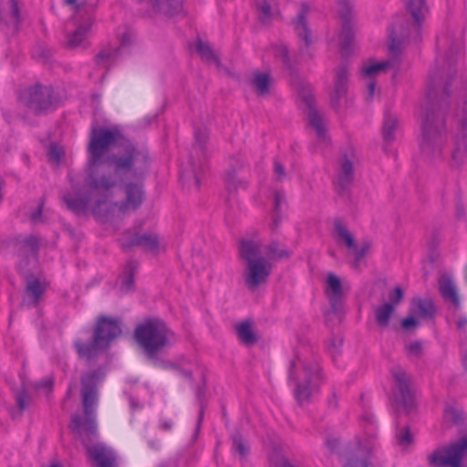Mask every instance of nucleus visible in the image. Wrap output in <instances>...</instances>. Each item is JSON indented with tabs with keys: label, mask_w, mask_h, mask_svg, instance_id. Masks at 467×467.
<instances>
[{
	"label": "nucleus",
	"mask_w": 467,
	"mask_h": 467,
	"mask_svg": "<svg viewBox=\"0 0 467 467\" xmlns=\"http://www.w3.org/2000/svg\"><path fill=\"white\" fill-rule=\"evenodd\" d=\"M87 151V182L99 194L108 195L119 181L142 180L149 172V150L127 139L118 126L92 127Z\"/></svg>",
	"instance_id": "nucleus-1"
},
{
	"label": "nucleus",
	"mask_w": 467,
	"mask_h": 467,
	"mask_svg": "<svg viewBox=\"0 0 467 467\" xmlns=\"http://www.w3.org/2000/svg\"><path fill=\"white\" fill-rule=\"evenodd\" d=\"M462 44L453 41L442 62L436 61L427 81V104L420 123L419 147L420 155L428 161L441 160L447 141L445 114L449 108L450 85L456 75V57Z\"/></svg>",
	"instance_id": "nucleus-2"
},
{
	"label": "nucleus",
	"mask_w": 467,
	"mask_h": 467,
	"mask_svg": "<svg viewBox=\"0 0 467 467\" xmlns=\"http://www.w3.org/2000/svg\"><path fill=\"white\" fill-rule=\"evenodd\" d=\"M104 379V372L94 369L81 376V404L83 416L75 413L71 417L69 427L74 435L82 442L88 457L98 467H114L116 456L113 451L102 443L92 445L98 436L96 408L99 401V383Z\"/></svg>",
	"instance_id": "nucleus-3"
},
{
	"label": "nucleus",
	"mask_w": 467,
	"mask_h": 467,
	"mask_svg": "<svg viewBox=\"0 0 467 467\" xmlns=\"http://www.w3.org/2000/svg\"><path fill=\"white\" fill-rule=\"evenodd\" d=\"M288 380L293 381L294 396L298 405L309 402L311 396L319 391L326 377L317 358H302L298 352L295 353L288 368Z\"/></svg>",
	"instance_id": "nucleus-4"
},
{
	"label": "nucleus",
	"mask_w": 467,
	"mask_h": 467,
	"mask_svg": "<svg viewBox=\"0 0 467 467\" xmlns=\"http://www.w3.org/2000/svg\"><path fill=\"white\" fill-rule=\"evenodd\" d=\"M173 332L161 319L150 318L138 325L134 330V337L148 359L157 365L158 355L170 345Z\"/></svg>",
	"instance_id": "nucleus-5"
},
{
	"label": "nucleus",
	"mask_w": 467,
	"mask_h": 467,
	"mask_svg": "<svg viewBox=\"0 0 467 467\" xmlns=\"http://www.w3.org/2000/svg\"><path fill=\"white\" fill-rule=\"evenodd\" d=\"M405 5L411 21L395 24L389 33V52L394 57L400 55L404 41L420 39L421 25L428 13L426 0H405Z\"/></svg>",
	"instance_id": "nucleus-6"
},
{
	"label": "nucleus",
	"mask_w": 467,
	"mask_h": 467,
	"mask_svg": "<svg viewBox=\"0 0 467 467\" xmlns=\"http://www.w3.org/2000/svg\"><path fill=\"white\" fill-rule=\"evenodd\" d=\"M121 332L117 319L102 316L97 321L92 339L88 342L76 341L75 349L79 358L88 361L95 359L101 351L109 348Z\"/></svg>",
	"instance_id": "nucleus-7"
},
{
	"label": "nucleus",
	"mask_w": 467,
	"mask_h": 467,
	"mask_svg": "<svg viewBox=\"0 0 467 467\" xmlns=\"http://www.w3.org/2000/svg\"><path fill=\"white\" fill-rule=\"evenodd\" d=\"M467 455V427L461 431L459 440L438 448L429 455V464L431 467H464L462 464Z\"/></svg>",
	"instance_id": "nucleus-8"
},
{
	"label": "nucleus",
	"mask_w": 467,
	"mask_h": 467,
	"mask_svg": "<svg viewBox=\"0 0 467 467\" xmlns=\"http://www.w3.org/2000/svg\"><path fill=\"white\" fill-rule=\"evenodd\" d=\"M195 142L190 152V171L182 172V179L189 186L192 183L196 189L200 187L201 179L199 173L204 170L206 143L209 139V132L206 129H197L194 131Z\"/></svg>",
	"instance_id": "nucleus-9"
},
{
	"label": "nucleus",
	"mask_w": 467,
	"mask_h": 467,
	"mask_svg": "<svg viewBox=\"0 0 467 467\" xmlns=\"http://www.w3.org/2000/svg\"><path fill=\"white\" fill-rule=\"evenodd\" d=\"M19 98L21 102L36 115L45 114L56 108L51 86L36 83L25 88Z\"/></svg>",
	"instance_id": "nucleus-10"
},
{
	"label": "nucleus",
	"mask_w": 467,
	"mask_h": 467,
	"mask_svg": "<svg viewBox=\"0 0 467 467\" xmlns=\"http://www.w3.org/2000/svg\"><path fill=\"white\" fill-rule=\"evenodd\" d=\"M391 375L394 379V401L410 412L415 405L411 377L400 367L392 368Z\"/></svg>",
	"instance_id": "nucleus-11"
},
{
	"label": "nucleus",
	"mask_w": 467,
	"mask_h": 467,
	"mask_svg": "<svg viewBox=\"0 0 467 467\" xmlns=\"http://www.w3.org/2000/svg\"><path fill=\"white\" fill-rule=\"evenodd\" d=\"M349 68L347 62H343L334 69L333 87L329 94L330 105L338 110L343 104L348 106V91L349 85Z\"/></svg>",
	"instance_id": "nucleus-12"
},
{
	"label": "nucleus",
	"mask_w": 467,
	"mask_h": 467,
	"mask_svg": "<svg viewBox=\"0 0 467 467\" xmlns=\"http://www.w3.org/2000/svg\"><path fill=\"white\" fill-rule=\"evenodd\" d=\"M458 126L454 135L451 161L455 166H461L467 160V99L457 114Z\"/></svg>",
	"instance_id": "nucleus-13"
},
{
	"label": "nucleus",
	"mask_w": 467,
	"mask_h": 467,
	"mask_svg": "<svg viewBox=\"0 0 467 467\" xmlns=\"http://www.w3.org/2000/svg\"><path fill=\"white\" fill-rule=\"evenodd\" d=\"M341 32L339 35V47L344 57L352 52L355 32L352 25V6L349 0H338Z\"/></svg>",
	"instance_id": "nucleus-14"
},
{
	"label": "nucleus",
	"mask_w": 467,
	"mask_h": 467,
	"mask_svg": "<svg viewBox=\"0 0 467 467\" xmlns=\"http://www.w3.org/2000/svg\"><path fill=\"white\" fill-rule=\"evenodd\" d=\"M355 154L353 150L349 153L345 152L339 159V165L337 171V176L334 180V185L340 196L349 193L350 186L355 180Z\"/></svg>",
	"instance_id": "nucleus-15"
},
{
	"label": "nucleus",
	"mask_w": 467,
	"mask_h": 467,
	"mask_svg": "<svg viewBox=\"0 0 467 467\" xmlns=\"http://www.w3.org/2000/svg\"><path fill=\"white\" fill-rule=\"evenodd\" d=\"M299 97L306 106V114L309 126L316 130V135L319 140H325L327 138V130L324 125V119L316 109L312 89L308 87H302L299 91Z\"/></svg>",
	"instance_id": "nucleus-16"
},
{
	"label": "nucleus",
	"mask_w": 467,
	"mask_h": 467,
	"mask_svg": "<svg viewBox=\"0 0 467 467\" xmlns=\"http://www.w3.org/2000/svg\"><path fill=\"white\" fill-rule=\"evenodd\" d=\"M272 272V265L265 258H257L246 265L244 283L250 291L256 290L267 282Z\"/></svg>",
	"instance_id": "nucleus-17"
},
{
	"label": "nucleus",
	"mask_w": 467,
	"mask_h": 467,
	"mask_svg": "<svg viewBox=\"0 0 467 467\" xmlns=\"http://www.w3.org/2000/svg\"><path fill=\"white\" fill-rule=\"evenodd\" d=\"M119 245L124 251L137 246L145 252L156 253L160 246L159 235L152 232L143 234L126 233L125 236L119 240Z\"/></svg>",
	"instance_id": "nucleus-18"
},
{
	"label": "nucleus",
	"mask_w": 467,
	"mask_h": 467,
	"mask_svg": "<svg viewBox=\"0 0 467 467\" xmlns=\"http://www.w3.org/2000/svg\"><path fill=\"white\" fill-rule=\"evenodd\" d=\"M10 247L14 253L25 259L28 256L36 257L39 250V239L36 235L11 237L0 243V250Z\"/></svg>",
	"instance_id": "nucleus-19"
},
{
	"label": "nucleus",
	"mask_w": 467,
	"mask_h": 467,
	"mask_svg": "<svg viewBox=\"0 0 467 467\" xmlns=\"http://www.w3.org/2000/svg\"><path fill=\"white\" fill-rule=\"evenodd\" d=\"M144 179L145 177L142 180H135L136 182H130L125 183V200L119 203H115L121 213L135 211L141 205L144 199V192L142 190V182ZM128 181H134V179L125 180L123 182L119 181L118 183H123Z\"/></svg>",
	"instance_id": "nucleus-20"
},
{
	"label": "nucleus",
	"mask_w": 467,
	"mask_h": 467,
	"mask_svg": "<svg viewBox=\"0 0 467 467\" xmlns=\"http://www.w3.org/2000/svg\"><path fill=\"white\" fill-rule=\"evenodd\" d=\"M327 294L329 300L330 311L326 314L327 317L331 314L337 316L342 306V284L340 279L333 273H329L327 279Z\"/></svg>",
	"instance_id": "nucleus-21"
},
{
	"label": "nucleus",
	"mask_w": 467,
	"mask_h": 467,
	"mask_svg": "<svg viewBox=\"0 0 467 467\" xmlns=\"http://www.w3.org/2000/svg\"><path fill=\"white\" fill-rule=\"evenodd\" d=\"M438 290L445 302L458 309L461 306L460 296L452 277L448 273H443L438 277Z\"/></svg>",
	"instance_id": "nucleus-22"
},
{
	"label": "nucleus",
	"mask_w": 467,
	"mask_h": 467,
	"mask_svg": "<svg viewBox=\"0 0 467 467\" xmlns=\"http://www.w3.org/2000/svg\"><path fill=\"white\" fill-rule=\"evenodd\" d=\"M77 25L75 31L67 36L66 46L68 48H77L83 45L87 34L93 23V18L88 16L82 20H74Z\"/></svg>",
	"instance_id": "nucleus-23"
},
{
	"label": "nucleus",
	"mask_w": 467,
	"mask_h": 467,
	"mask_svg": "<svg viewBox=\"0 0 467 467\" xmlns=\"http://www.w3.org/2000/svg\"><path fill=\"white\" fill-rule=\"evenodd\" d=\"M370 449L358 445L346 456L343 467H369Z\"/></svg>",
	"instance_id": "nucleus-24"
},
{
	"label": "nucleus",
	"mask_w": 467,
	"mask_h": 467,
	"mask_svg": "<svg viewBox=\"0 0 467 467\" xmlns=\"http://www.w3.org/2000/svg\"><path fill=\"white\" fill-rule=\"evenodd\" d=\"M152 10L167 17H172L182 10V0H148Z\"/></svg>",
	"instance_id": "nucleus-25"
},
{
	"label": "nucleus",
	"mask_w": 467,
	"mask_h": 467,
	"mask_svg": "<svg viewBox=\"0 0 467 467\" xmlns=\"http://www.w3.org/2000/svg\"><path fill=\"white\" fill-rule=\"evenodd\" d=\"M239 256L246 265L255 262L261 255V244L250 239H242L239 242Z\"/></svg>",
	"instance_id": "nucleus-26"
},
{
	"label": "nucleus",
	"mask_w": 467,
	"mask_h": 467,
	"mask_svg": "<svg viewBox=\"0 0 467 467\" xmlns=\"http://www.w3.org/2000/svg\"><path fill=\"white\" fill-rule=\"evenodd\" d=\"M309 13V6L306 3H302L300 10L294 20L295 29L300 38L305 41L306 47L311 45L310 29L307 26L306 16Z\"/></svg>",
	"instance_id": "nucleus-27"
},
{
	"label": "nucleus",
	"mask_w": 467,
	"mask_h": 467,
	"mask_svg": "<svg viewBox=\"0 0 467 467\" xmlns=\"http://www.w3.org/2000/svg\"><path fill=\"white\" fill-rule=\"evenodd\" d=\"M272 83V77L270 73L260 72L258 70L253 73V78L250 79V85L258 96L265 97L270 94V86Z\"/></svg>",
	"instance_id": "nucleus-28"
},
{
	"label": "nucleus",
	"mask_w": 467,
	"mask_h": 467,
	"mask_svg": "<svg viewBox=\"0 0 467 467\" xmlns=\"http://www.w3.org/2000/svg\"><path fill=\"white\" fill-rule=\"evenodd\" d=\"M413 314L426 319H432L436 314V306L431 298L416 297L412 299Z\"/></svg>",
	"instance_id": "nucleus-29"
},
{
	"label": "nucleus",
	"mask_w": 467,
	"mask_h": 467,
	"mask_svg": "<svg viewBox=\"0 0 467 467\" xmlns=\"http://www.w3.org/2000/svg\"><path fill=\"white\" fill-rule=\"evenodd\" d=\"M64 5L72 7L74 20H82L88 16L93 18L95 6L88 4L87 0H64Z\"/></svg>",
	"instance_id": "nucleus-30"
},
{
	"label": "nucleus",
	"mask_w": 467,
	"mask_h": 467,
	"mask_svg": "<svg viewBox=\"0 0 467 467\" xmlns=\"http://www.w3.org/2000/svg\"><path fill=\"white\" fill-rule=\"evenodd\" d=\"M64 5L72 7L74 20H82L88 16L93 18L95 6L88 4L87 0H64Z\"/></svg>",
	"instance_id": "nucleus-31"
},
{
	"label": "nucleus",
	"mask_w": 467,
	"mask_h": 467,
	"mask_svg": "<svg viewBox=\"0 0 467 467\" xmlns=\"http://www.w3.org/2000/svg\"><path fill=\"white\" fill-rule=\"evenodd\" d=\"M399 119L390 111H386L382 125V137L386 143L389 144L395 140V133L399 129Z\"/></svg>",
	"instance_id": "nucleus-32"
},
{
	"label": "nucleus",
	"mask_w": 467,
	"mask_h": 467,
	"mask_svg": "<svg viewBox=\"0 0 467 467\" xmlns=\"http://www.w3.org/2000/svg\"><path fill=\"white\" fill-rule=\"evenodd\" d=\"M139 267V263L135 260H129L125 265L124 271L120 276V290L123 293L133 291L135 288L134 275Z\"/></svg>",
	"instance_id": "nucleus-33"
},
{
	"label": "nucleus",
	"mask_w": 467,
	"mask_h": 467,
	"mask_svg": "<svg viewBox=\"0 0 467 467\" xmlns=\"http://www.w3.org/2000/svg\"><path fill=\"white\" fill-rule=\"evenodd\" d=\"M236 334L240 341L245 346H253L258 341V337L253 329L250 320L243 321L235 326Z\"/></svg>",
	"instance_id": "nucleus-34"
},
{
	"label": "nucleus",
	"mask_w": 467,
	"mask_h": 467,
	"mask_svg": "<svg viewBox=\"0 0 467 467\" xmlns=\"http://www.w3.org/2000/svg\"><path fill=\"white\" fill-rule=\"evenodd\" d=\"M62 200L67 208L77 215L84 214L89 203L88 198L77 197L70 193L65 194Z\"/></svg>",
	"instance_id": "nucleus-35"
},
{
	"label": "nucleus",
	"mask_w": 467,
	"mask_h": 467,
	"mask_svg": "<svg viewBox=\"0 0 467 467\" xmlns=\"http://www.w3.org/2000/svg\"><path fill=\"white\" fill-rule=\"evenodd\" d=\"M334 229L337 242H343L348 249H356L357 244L343 221L339 218L334 220Z\"/></svg>",
	"instance_id": "nucleus-36"
},
{
	"label": "nucleus",
	"mask_w": 467,
	"mask_h": 467,
	"mask_svg": "<svg viewBox=\"0 0 467 467\" xmlns=\"http://www.w3.org/2000/svg\"><path fill=\"white\" fill-rule=\"evenodd\" d=\"M395 308L392 304H382L374 309L375 318L377 324L380 327H387L389 325L391 316L393 315Z\"/></svg>",
	"instance_id": "nucleus-37"
},
{
	"label": "nucleus",
	"mask_w": 467,
	"mask_h": 467,
	"mask_svg": "<svg viewBox=\"0 0 467 467\" xmlns=\"http://www.w3.org/2000/svg\"><path fill=\"white\" fill-rule=\"evenodd\" d=\"M224 182L229 192H236L240 188H245L246 182L239 178L234 163L230 164L229 170L224 175Z\"/></svg>",
	"instance_id": "nucleus-38"
},
{
	"label": "nucleus",
	"mask_w": 467,
	"mask_h": 467,
	"mask_svg": "<svg viewBox=\"0 0 467 467\" xmlns=\"http://www.w3.org/2000/svg\"><path fill=\"white\" fill-rule=\"evenodd\" d=\"M232 451L237 452L241 459H244L250 452V447L247 441L243 437L240 431H235L232 435Z\"/></svg>",
	"instance_id": "nucleus-39"
},
{
	"label": "nucleus",
	"mask_w": 467,
	"mask_h": 467,
	"mask_svg": "<svg viewBox=\"0 0 467 467\" xmlns=\"http://www.w3.org/2000/svg\"><path fill=\"white\" fill-rule=\"evenodd\" d=\"M26 291L28 295H30L33 297L34 305L36 306L41 296L45 292V287L43 286L38 278H36L31 275L26 277Z\"/></svg>",
	"instance_id": "nucleus-40"
},
{
	"label": "nucleus",
	"mask_w": 467,
	"mask_h": 467,
	"mask_svg": "<svg viewBox=\"0 0 467 467\" xmlns=\"http://www.w3.org/2000/svg\"><path fill=\"white\" fill-rule=\"evenodd\" d=\"M196 50L200 54L202 59L206 61L207 63H214L217 67H220L221 61L218 56L214 53L213 48L210 47L208 43L198 39L196 45Z\"/></svg>",
	"instance_id": "nucleus-41"
},
{
	"label": "nucleus",
	"mask_w": 467,
	"mask_h": 467,
	"mask_svg": "<svg viewBox=\"0 0 467 467\" xmlns=\"http://www.w3.org/2000/svg\"><path fill=\"white\" fill-rule=\"evenodd\" d=\"M120 47L116 48H103L95 57V61L98 66L108 67L109 63H113L119 57Z\"/></svg>",
	"instance_id": "nucleus-42"
},
{
	"label": "nucleus",
	"mask_w": 467,
	"mask_h": 467,
	"mask_svg": "<svg viewBox=\"0 0 467 467\" xmlns=\"http://www.w3.org/2000/svg\"><path fill=\"white\" fill-rule=\"evenodd\" d=\"M273 50L275 57L279 58L282 61L283 66L291 73H293L296 67L293 60L290 57L287 47L283 44H275L273 46Z\"/></svg>",
	"instance_id": "nucleus-43"
},
{
	"label": "nucleus",
	"mask_w": 467,
	"mask_h": 467,
	"mask_svg": "<svg viewBox=\"0 0 467 467\" xmlns=\"http://www.w3.org/2000/svg\"><path fill=\"white\" fill-rule=\"evenodd\" d=\"M255 7L260 22L268 25L273 18L271 5L267 0H256Z\"/></svg>",
	"instance_id": "nucleus-44"
},
{
	"label": "nucleus",
	"mask_w": 467,
	"mask_h": 467,
	"mask_svg": "<svg viewBox=\"0 0 467 467\" xmlns=\"http://www.w3.org/2000/svg\"><path fill=\"white\" fill-rule=\"evenodd\" d=\"M266 252L269 259H286L292 254V252L288 249H279L277 241H272L266 246Z\"/></svg>",
	"instance_id": "nucleus-45"
},
{
	"label": "nucleus",
	"mask_w": 467,
	"mask_h": 467,
	"mask_svg": "<svg viewBox=\"0 0 467 467\" xmlns=\"http://www.w3.org/2000/svg\"><path fill=\"white\" fill-rule=\"evenodd\" d=\"M393 66V61L388 60L380 63L372 64L370 66L363 67L362 74L366 77L372 78L378 75L380 71Z\"/></svg>",
	"instance_id": "nucleus-46"
},
{
	"label": "nucleus",
	"mask_w": 467,
	"mask_h": 467,
	"mask_svg": "<svg viewBox=\"0 0 467 467\" xmlns=\"http://www.w3.org/2000/svg\"><path fill=\"white\" fill-rule=\"evenodd\" d=\"M445 416L455 424H460L463 421V412L453 407H448L445 409Z\"/></svg>",
	"instance_id": "nucleus-47"
},
{
	"label": "nucleus",
	"mask_w": 467,
	"mask_h": 467,
	"mask_svg": "<svg viewBox=\"0 0 467 467\" xmlns=\"http://www.w3.org/2000/svg\"><path fill=\"white\" fill-rule=\"evenodd\" d=\"M404 298V292L400 286H396L392 291L389 294V302L386 304H392V306L395 308Z\"/></svg>",
	"instance_id": "nucleus-48"
},
{
	"label": "nucleus",
	"mask_w": 467,
	"mask_h": 467,
	"mask_svg": "<svg viewBox=\"0 0 467 467\" xmlns=\"http://www.w3.org/2000/svg\"><path fill=\"white\" fill-rule=\"evenodd\" d=\"M285 206V196L283 192L276 191L274 193V206L272 213H283V208Z\"/></svg>",
	"instance_id": "nucleus-49"
},
{
	"label": "nucleus",
	"mask_w": 467,
	"mask_h": 467,
	"mask_svg": "<svg viewBox=\"0 0 467 467\" xmlns=\"http://www.w3.org/2000/svg\"><path fill=\"white\" fill-rule=\"evenodd\" d=\"M45 206V198H41L37 208L30 214V220L33 223L42 222V213Z\"/></svg>",
	"instance_id": "nucleus-50"
},
{
	"label": "nucleus",
	"mask_w": 467,
	"mask_h": 467,
	"mask_svg": "<svg viewBox=\"0 0 467 467\" xmlns=\"http://www.w3.org/2000/svg\"><path fill=\"white\" fill-rule=\"evenodd\" d=\"M397 439L400 444H410L412 441V436L410 428L406 426L400 433H397Z\"/></svg>",
	"instance_id": "nucleus-51"
},
{
	"label": "nucleus",
	"mask_w": 467,
	"mask_h": 467,
	"mask_svg": "<svg viewBox=\"0 0 467 467\" xmlns=\"http://www.w3.org/2000/svg\"><path fill=\"white\" fill-rule=\"evenodd\" d=\"M26 399H27V395H26V392L25 390H22L20 391L17 395H16V404H17V407H18V416L21 415V413L26 409L27 407V401H26Z\"/></svg>",
	"instance_id": "nucleus-52"
},
{
	"label": "nucleus",
	"mask_w": 467,
	"mask_h": 467,
	"mask_svg": "<svg viewBox=\"0 0 467 467\" xmlns=\"http://www.w3.org/2000/svg\"><path fill=\"white\" fill-rule=\"evenodd\" d=\"M343 344V339L341 337H332L329 340L328 350L332 355L337 354L339 349Z\"/></svg>",
	"instance_id": "nucleus-53"
},
{
	"label": "nucleus",
	"mask_w": 467,
	"mask_h": 467,
	"mask_svg": "<svg viewBox=\"0 0 467 467\" xmlns=\"http://www.w3.org/2000/svg\"><path fill=\"white\" fill-rule=\"evenodd\" d=\"M8 3L11 5V17L14 20L16 26H17L20 22V11L18 5L15 0H8Z\"/></svg>",
	"instance_id": "nucleus-54"
},
{
	"label": "nucleus",
	"mask_w": 467,
	"mask_h": 467,
	"mask_svg": "<svg viewBox=\"0 0 467 467\" xmlns=\"http://www.w3.org/2000/svg\"><path fill=\"white\" fill-rule=\"evenodd\" d=\"M272 222L270 224V229L273 233L276 232L279 228L281 222L284 218V213H272Z\"/></svg>",
	"instance_id": "nucleus-55"
},
{
	"label": "nucleus",
	"mask_w": 467,
	"mask_h": 467,
	"mask_svg": "<svg viewBox=\"0 0 467 467\" xmlns=\"http://www.w3.org/2000/svg\"><path fill=\"white\" fill-rule=\"evenodd\" d=\"M63 155V151L57 146H51L48 150V157L51 161L59 162Z\"/></svg>",
	"instance_id": "nucleus-56"
},
{
	"label": "nucleus",
	"mask_w": 467,
	"mask_h": 467,
	"mask_svg": "<svg viewBox=\"0 0 467 467\" xmlns=\"http://www.w3.org/2000/svg\"><path fill=\"white\" fill-rule=\"evenodd\" d=\"M369 248V245L368 244H364L362 247L358 248L357 246L356 249H352L355 253V264H356V266L358 265V263L359 261L366 255L368 250Z\"/></svg>",
	"instance_id": "nucleus-57"
},
{
	"label": "nucleus",
	"mask_w": 467,
	"mask_h": 467,
	"mask_svg": "<svg viewBox=\"0 0 467 467\" xmlns=\"http://www.w3.org/2000/svg\"><path fill=\"white\" fill-rule=\"evenodd\" d=\"M274 171H275L276 180L283 181L285 179V167L283 166V164L281 162H279L277 161H275Z\"/></svg>",
	"instance_id": "nucleus-58"
},
{
	"label": "nucleus",
	"mask_w": 467,
	"mask_h": 467,
	"mask_svg": "<svg viewBox=\"0 0 467 467\" xmlns=\"http://www.w3.org/2000/svg\"><path fill=\"white\" fill-rule=\"evenodd\" d=\"M419 324V321L414 317H408L401 321V327L405 330H410L413 327H416Z\"/></svg>",
	"instance_id": "nucleus-59"
},
{
	"label": "nucleus",
	"mask_w": 467,
	"mask_h": 467,
	"mask_svg": "<svg viewBox=\"0 0 467 467\" xmlns=\"http://www.w3.org/2000/svg\"><path fill=\"white\" fill-rule=\"evenodd\" d=\"M407 348L410 354L416 357H420L422 353V346L419 341L410 343Z\"/></svg>",
	"instance_id": "nucleus-60"
},
{
	"label": "nucleus",
	"mask_w": 467,
	"mask_h": 467,
	"mask_svg": "<svg viewBox=\"0 0 467 467\" xmlns=\"http://www.w3.org/2000/svg\"><path fill=\"white\" fill-rule=\"evenodd\" d=\"M455 206H456L457 217L460 219L463 218L465 216V211H464V205H463V202H462V200L460 194L457 195Z\"/></svg>",
	"instance_id": "nucleus-61"
},
{
	"label": "nucleus",
	"mask_w": 467,
	"mask_h": 467,
	"mask_svg": "<svg viewBox=\"0 0 467 467\" xmlns=\"http://www.w3.org/2000/svg\"><path fill=\"white\" fill-rule=\"evenodd\" d=\"M325 445L330 451L335 452L338 448L339 441L337 438L329 437L326 440Z\"/></svg>",
	"instance_id": "nucleus-62"
},
{
	"label": "nucleus",
	"mask_w": 467,
	"mask_h": 467,
	"mask_svg": "<svg viewBox=\"0 0 467 467\" xmlns=\"http://www.w3.org/2000/svg\"><path fill=\"white\" fill-rule=\"evenodd\" d=\"M171 368H172L175 371H177L178 374L184 377L185 379H192V370L188 368H182L178 365H171Z\"/></svg>",
	"instance_id": "nucleus-63"
},
{
	"label": "nucleus",
	"mask_w": 467,
	"mask_h": 467,
	"mask_svg": "<svg viewBox=\"0 0 467 467\" xmlns=\"http://www.w3.org/2000/svg\"><path fill=\"white\" fill-rule=\"evenodd\" d=\"M457 329L460 331H465L467 328V317H460L456 321Z\"/></svg>",
	"instance_id": "nucleus-64"
}]
</instances>
